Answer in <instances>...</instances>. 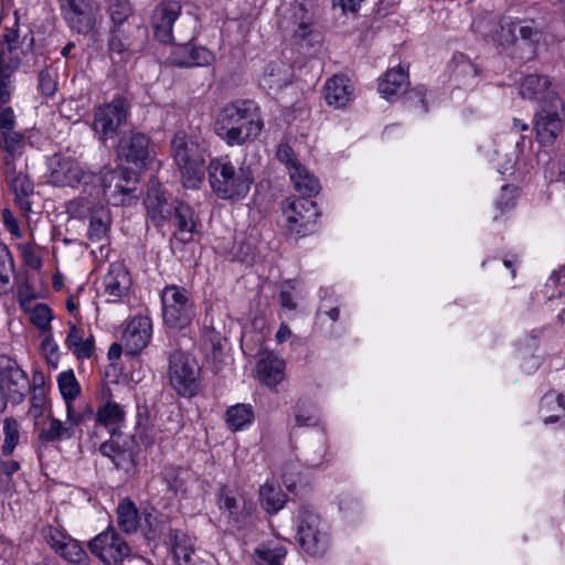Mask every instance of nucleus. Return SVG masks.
Returning a JSON list of instances; mask_svg holds the SVG:
<instances>
[{
    "label": "nucleus",
    "mask_w": 565,
    "mask_h": 565,
    "mask_svg": "<svg viewBox=\"0 0 565 565\" xmlns=\"http://www.w3.org/2000/svg\"><path fill=\"white\" fill-rule=\"evenodd\" d=\"M168 376L179 395L193 396L200 387L201 367L190 353L175 350L169 358Z\"/></svg>",
    "instance_id": "obj_6"
},
{
    "label": "nucleus",
    "mask_w": 565,
    "mask_h": 565,
    "mask_svg": "<svg viewBox=\"0 0 565 565\" xmlns=\"http://www.w3.org/2000/svg\"><path fill=\"white\" fill-rule=\"evenodd\" d=\"M292 289L294 286L290 282H287L282 286L279 292V302L284 309L295 310L297 308V303L292 295Z\"/></svg>",
    "instance_id": "obj_58"
},
{
    "label": "nucleus",
    "mask_w": 565,
    "mask_h": 565,
    "mask_svg": "<svg viewBox=\"0 0 565 565\" xmlns=\"http://www.w3.org/2000/svg\"><path fill=\"white\" fill-rule=\"evenodd\" d=\"M548 84L545 76L527 75L521 84L520 95L526 99L544 100V104H550L551 99L556 96L548 90Z\"/></svg>",
    "instance_id": "obj_31"
},
{
    "label": "nucleus",
    "mask_w": 565,
    "mask_h": 565,
    "mask_svg": "<svg viewBox=\"0 0 565 565\" xmlns=\"http://www.w3.org/2000/svg\"><path fill=\"white\" fill-rule=\"evenodd\" d=\"M207 174L213 192L223 200H238L246 196L253 183L249 168H236L227 157L211 160Z\"/></svg>",
    "instance_id": "obj_3"
},
{
    "label": "nucleus",
    "mask_w": 565,
    "mask_h": 565,
    "mask_svg": "<svg viewBox=\"0 0 565 565\" xmlns=\"http://www.w3.org/2000/svg\"><path fill=\"white\" fill-rule=\"evenodd\" d=\"M109 14L114 26H118L121 23H129V21L134 19H140V17L132 13L129 0H111Z\"/></svg>",
    "instance_id": "obj_48"
},
{
    "label": "nucleus",
    "mask_w": 565,
    "mask_h": 565,
    "mask_svg": "<svg viewBox=\"0 0 565 565\" xmlns=\"http://www.w3.org/2000/svg\"><path fill=\"white\" fill-rule=\"evenodd\" d=\"M10 189L15 195V201L21 210L28 212L31 210V203L28 198L33 194V183L23 172H19L17 178L8 182Z\"/></svg>",
    "instance_id": "obj_39"
},
{
    "label": "nucleus",
    "mask_w": 565,
    "mask_h": 565,
    "mask_svg": "<svg viewBox=\"0 0 565 565\" xmlns=\"http://www.w3.org/2000/svg\"><path fill=\"white\" fill-rule=\"evenodd\" d=\"M117 521L125 533H135L139 526L138 510L130 499L122 500L117 508Z\"/></svg>",
    "instance_id": "obj_41"
},
{
    "label": "nucleus",
    "mask_w": 565,
    "mask_h": 565,
    "mask_svg": "<svg viewBox=\"0 0 565 565\" xmlns=\"http://www.w3.org/2000/svg\"><path fill=\"white\" fill-rule=\"evenodd\" d=\"M65 345L78 360L89 359L94 352L93 337L84 339L83 331L75 324L70 326V331L65 339Z\"/></svg>",
    "instance_id": "obj_33"
},
{
    "label": "nucleus",
    "mask_w": 565,
    "mask_h": 565,
    "mask_svg": "<svg viewBox=\"0 0 565 565\" xmlns=\"http://www.w3.org/2000/svg\"><path fill=\"white\" fill-rule=\"evenodd\" d=\"M172 220L175 226L173 241L182 245L192 242L198 233V220L194 216L193 209L189 204L179 202L173 207Z\"/></svg>",
    "instance_id": "obj_19"
},
{
    "label": "nucleus",
    "mask_w": 565,
    "mask_h": 565,
    "mask_svg": "<svg viewBox=\"0 0 565 565\" xmlns=\"http://www.w3.org/2000/svg\"><path fill=\"white\" fill-rule=\"evenodd\" d=\"M90 204L92 203L88 202L86 198H78L76 200H72V201L68 202L67 211L71 214H74L76 216H81L82 215L81 209L83 207L84 210H89L90 209Z\"/></svg>",
    "instance_id": "obj_63"
},
{
    "label": "nucleus",
    "mask_w": 565,
    "mask_h": 565,
    "mask_svg": "<svg viewBox=\"0 0 565 565\" xmlns=\"http://www.w3.org/2000/svg\"><path fill=\"white\" fill-rule=\"evenodd\" d=\"M294 38L297 42L301 43L312 33V22L311 17L308 11L302 6H297L294 8Z\"/></svg>",
    "instance_id": "obj_47"
},
{
    "label": "nucleus",
    "mask_w": 565,
    "mask_h": 565,
    "mask_svg": "<svg viewBox=\"0 0 565 565\" xmlns=\"http://www.w3.org/2000/svg\"><path fill=\"white\" fill-rule=\"evenodd\" d=\"M55 552L70 563L77 565H87L88 563L86 551L78 541L71 536Z\"/></svg>",
    "instance_id": "obj_46"
},
{
    "label": "nucleus",
    "mask_w": 565,
    "mask_h": 565,
    "mask_svg": "<svg viewBox=\"0 0 565 565\" xmlns=\"http://www.w3.org/2000/svg\"><path fill=\"white\" fill-rule=\"evenodd\" d=\"M44 397L42 396H33L31 399V407L29 409V415L34 419L38 420L42 415L44 411Z\"/></svg>",
    "instance_id": "obj_64"
},
{
    "label": "nucleus",
    "mask_w": 565,
    "mask_h": 565,
    "mask_svg": "<svg viewBox=\"0 0 565 565\" xmlns=\"http://www.w3.org/2000/svg\"><path fill=\"white\" fill-rule=\"evenodd\" d=\"M220 509L234 524H239L254 510V503L245 500L243 495L234 494L223 488L218 500Z\"/></svg>",
    "instance_id": "obj_23"
},
{
    "label": "nucleus",
    "mask_w": 565,
    "mask_h": 565,
    "mask_svg": "<svg viewBox=\"0 0 565 565\" xmlns=\"http://www.w3.org/2000/svg\"><path fill=\"white\" fill-rule=\"evenodd\" d=\"M2 220H3V223L7 227V230L15 237H20L21 236V231H20V227H19V224H18V221L17 218L14 217V215L12 214V212L8 209H4L2 211Z\"/></svg>",
    "instance_id": "obj_60"
},
{
    "label": "nucleus",
    "mask_w": 565,
    "mask_h": 565,
    "mask_svg": "<svg viewBox=\"0 0 565 565\" xmlns=\"http://www.w3.org/2000/svg\"><path fill=\"white\" fill-rule=\"evenodd\" d=\"M88 190L89 196H99L103 194L114 205L126 203V196L134 190L129 186V181L125 178L121 170H107L103 175H98Z\"/></svg>",
    "instance_id": "obj_14"
},
{
    "label": "nucleus",
    "mask_w": 565,
    "mask_h": 565,
    "mask_svg": "<svg viewBox=\"0 0 565 565\" xmlns=\"http://www.w3.org/2000/svg\"><path fill=\"white\" fill-rule=\"evenodd\" d=\"M131 285L127 269L120 263L109 265L104 277L105 294L111 297V301H116L124 297Z\"/></svg>",
    "instance_id": "obj_26"
},
{
    "label": "nucleus",
    "mask_w": 565,
    "mask_h": 565,
    "mask_svg": "<svg viewBox=\"0 0 565 565\" xmlns=\"http://www.w3.org/2000/svg\"><path fill=\"white\" fill-rule=\"evenodd\" d=\"M4 364L0 370V387L6 390L10 398L21 402L29 387L28 374L19 367L15 361L1 358Z\"/></svg>",
    "instance_id": "obj_18"
},
{
    "label": "nucleus",
    "mask_w": 565,
    "mask_h": 565,
    "mask_svg": "<svg viewBox=\"0 0 565 565\" xmlns=\"http://www.w3.org/2000/svg\"><path fill=\"white\" fill-rule=\"evenodd\" d=\"M406 102L409 107L417 105L420 107L422 111H427V107L425 106V89L424 88H415L413 92L408 94L406 97Z\"/></svg>",
    "instance_id": "obj_61"
},
{
    "label": "nucleus",
    "mask_w": 565,
    "mask_h": 565,
    "mask_svg": "<svg viewBox=\"0 0 565 565\" xmlns=\"http://www.w3.org/2000/svg\"><path fill=\"white\" fill-rule=\"evenodd\" d=\"M35 295L28 284L18 287V301L23 311H29Z\"/></svg>",
    "instance_id": "obj_56"
},
{
    "label": "nucleus",
    "mask_w": 565,
    "mask_h": 565,
    "mask_svg": "<svg viewBox=\"0 0 565 565\" xmlns=\"http://www.w3.org/2000/svg\"><path fill=\"white\" fill-rule=\"evenodd\" d=\"M30 320L41 331L46 332L51 329L53 313L51 308L45 303H38L33 308L30 307Z\"/></svg>",
    "instance_id": "obj_49"
},
{
    "label": "nucleus",
    "mask_w": 565,
    "mask_h": 565,
    "mask_svg": "<svg viewBox=\"0 0 565 565\" xmlns=\"http://www.w3.org/2000/svg\"><path fill=\"white\" fill-rule=\"evenodd\" d=\"M148 30L141 19L130 20L114 26L108 41L109 50L118 54H134L142 49L147 40Z\"/></svg>",
    "instance_id": "obj_13"
},
{
    "label": "nucleus",
    "mask_w": 565,
    "mask_h": 565,
    "mask_svg": "<svg viewBox=\"0 0 565 565\" xmlns=\"http://www.w3.org/2000/svg\"><path fill=\"white\" fill-rule=\"evenodd\" d=\"M180 13L181 4L178 1H163L156 8L152 15V24L154 36L158 41L164 44L175 42L172 26Z\"/></svg>",
    "instance_id": "obj_16"
},
{
    "label": "nucleus",
    "mask_w": 565,
    "mask_h": 565,
    "mask_svg": "<svg viewBox=\"0 0 565 565\" xmlns=\"http://www.w3.org/2000/svg\"><path fill=\"white\" fill-rule=\"evenodd\" d=\"M284 214L289 233L306 236L315 230L320 212L316 202L309 198H298L288 202Z\"/></svg>",
    "instance_id": "obj_12"
},
{
    "label": "nucleus",
    "mask_w": 565,
    "mask_h": 565,
    "mask_svg": "<svg viewBox=\"0 0 565 565\" xmlns=\"http://www.w3.org/2000/svg\"><path fill=\"white\" fill-rule=\"evenodd\" d=\"M285 555L286 550L282 546L262 547L255 552V562L257 565H281L280 562Z\"/></svg>",
    "instance_id": "obj_50"
},
{
    "label": "nucleus",
    "mask_w": 565,
    "mask_h": 565,
    "mask_svg": "<svg viewBox=\"0 0 565 565\" xmlns=\"http://www.w3.org/2000/svg\"><path fill=\"white\" fill-rule=\"evenodd\" d=\"M98 11V7H96L75 13H65V20L72 30L79 34H88L95 28Z\"/></svg>",
    "instance_id": "obj_36"
},
{
    "label": "nucleus",
    "mask_w": 565,
    "mask_h": 565,
    "mask_svg": "<svg viewBox=\"0 0 565 565\" xmlns=\"http://www.w3.org/2000/svg\"><path fill=\"white\" fill-rule=\"evenodd\" d=\"M540 409L545 424L555 423L565 415L563 395L553 392L546 393L542 397Z\"/></svg>",
    "instance_id": "obj_38"
},
{
    "label": "nucleus",
    "mask_w": 565,
    "mask_h": 565,
    "mask_svg": "<svg viewBox=\"0 0 565 565\" xmlns=\"http://www.w3.org/2000/svg\"><path fill=\"white\" fill-rule=\"evenodd\" d=\"M408 85L407 71L402 66L392 67L379 79V92L383 98L392 100L403 94Z\"/></svg>",
    "instance_id": "obj_27"
},
{
    "label": "nucleus",
    "mask_w": 565,
    "mask_h": 565,
    "mask_svg": "<svg viewBox=\"0 0 565 565\" xmlns=\"http://www.w3.org/2000/svg\"><path fill=\"white\" fill-rule=\"evenodd\" d=\"M57 385L66 404V419L75 425L84 420V414L75 412L74 401L81 394V386L72 370L64 371L57 376Z\"/></svg>",
    "instance_id": "obj_21"
},
{
    "label": "nucleus",
    "mask_w": 565,
    "mask_h": 565,
    "mask_svg": "<svg viewBox=\"0 0 565 565\" xmlns=\"http://www.w3.org/2000/svg\"><path fill=\"white\" fill-rule=\"evenodd\" d=\"M276 157L280 162H282L287 167L289 172L292 166L300 164L295 158L294 150L287 143H280L277 147Z\"/></svg>",
    "instance_id": "obj_55"
},
{
    "label": "nucleus",
    "mask_w": 565,
    "mask_h": 565,
    "mask_svg": "<svg viewBox=\"0 0 565 565\" xmlns=\"http://www.w3.org/2000/svg\"><path fill=\"white\" fill-rule=\"evenodd\" d=\"M49 182L56 186H79L88 193L90 184L100 180L98 174L85 171L72 157L53 156L50 159Z\"/></svg>",
    "instance_id": "obj_9"
},
{
    "label": "nucleus",
    "mask_w": 565,
    "mask_h": 565,
    "mask_svg": "<svg viewBox=\"0 0 565 565\" xmlns=\"http://www.w3.org/2000/svg\"><path fill=\"white\" fill-rule=\"evenodd\" d=\"M118 156L138 168L146 167L150 161L149 138L141 132H129L121 137Z\"/></svg>",
    "instance_id": "obj_15"
},
{
    "label": "nucleus",
    "mask_w": 565,
    "mask_h": 565,
    "mask_svg": "<svg viewBox=\"0 0 565 565\" xmlns=\"http://www.w3.org/2000/svg\"><path fill=\"white\" fill-rule=\"evenodd\" d=\"M162 319L166 326L184 329L196 316V306L191 292L178 285L166 286L160 295Z\"/></svg>",
    "instance_id": "obj_4"
},
{
    "label": "nucleus",
    "mask_w": 565,
    "mask_h": 565,
    "mask_svg": "<svg viewBox=\"0 0 565 565\" xmlns=\"http://www.w3.org/2000/svg\"><path fill=\"white\" fill-rule=\"evenodd\" d=\"M128 114V102L121 96L97 107L92 122V129L97 139L103 143L108 139H114L118 135L119 128L127 121Z\"/></svg>",
    "instance_id": "obj_8"
},
{
    "label": "nucleus",
    "mask_w": 565,
    "mask_h": 565,
    "mask_svg": "<svg viewBox=\"0 0 565 565\" xmlns=\"http://www.w3.org/2000/svg\"><path fill=\"white\" fill-rule=\"evenodd\" d=\"M57 344L54 342L51 334H46L41 343V350L42 352L47 356L50 361L53 359H57Z\"/></svg>",
    "instance_id": "obj_62"
},
{
    "label": "nucleus",
    "mask_w": 565,
    "mask_h": 565,
    "mask_svg": "<svg viewBox=\"0 0 565 565\" xmlns=\"http://www.w3.org/2000/svg\"><path fill=\"white\" fill-rule=\"evenodd\" d=\"M263 128L260 107L253 99H236L225 104L214 120L215 134L231 147L256 140Z\"/></svg>",
    "instance_id": "obj_1"
},
{
    "label": "nucleus",
    "mask_w": 565,
    "mask_h": 565,
    "mask_svg": "<svg viewBox=\"0 0 565 565\" xmlns=\"http://www.w3.org/2000/svg\"><path fill=\"white\" fill-rule=\"evenodd\" d=\"M297 540L302 550L313 557L323 556L330 546V534L327 525L309 507L299 509Z\"/></svg>",
    "instance_id": "obj_5"
},
{
    "label": "nucleus",
    "mask_w": 565,
    "mask_h": 565,
    "mask_svg": "<svg viewBox=\"0 0 565 565\" xmlns=\"http://www.w3.org/2000/svg\"><path fill=\"white\" fill-rule=\"evenodd\" d=\"M156 435L157 431L153 428L139 424L137 436L143 446H152L157 439Z\"/></svg>",
    "instance_id": "obj_59"
},
{
    "label": "nucleus",
    "mask_w": 565,
    "mask_h": 565,
    "mask_svg": "<svg viewBox=\"0 0 565 565\" xmlns=\"http://www.w3.org/2000/svg\"><path fill=\"white\" fill-rule=\"evenodd\" d=\"M20 440V424L13 417H6L3 419V443L1 445V454L9 457L14 452V449Z\"/></svg>",
    "instance_id": "obj_44"
},
{
    "label": "nucleus",
    "mask_w": 565,
    "mask_h": 565,
    "mask_svg": "<svg viewBox=\"0 0 565 565\" xmlns=\"http://www.w3.org/2000/svg\"><path fill=\"white\" fill-rule=\"evenodd\" d=\"M39 88L43 95L51 97L57 88L56 73L51 68L42 70L39 74Z\"/></svg>",
    "instance_id": "obj_52"
},
{
    "label": "nucleus",
    "mask_w": 565,
    "mask_h": 565,
    "mask_svg": "<svg viewBox=\"0 0 565 565\" xmlns=\"http://www.w3.org/2000/svg\"><path fill=\"white\" fill-rule=\"evenodd\" d=\"M253 420L254 409L249 404H236L228 407L226 411V423L233 431L246 428Z\"/></svg>",
    "instance_id": "obj_35"
},
{
    "label": "nucleus",
    "mask_w": 565,
    "mask_h": 565,
    "mask_svg": "<svg viewBox=\"0 0 565 565\" xmlns=\"http://www.w3.org/2000/svg\"><path fill=\"white\" fill-rule=\"evenodd\" d=\"M99 451L109 458L115 468L126 473L131 472L136 467L135 455L131 449L121 447L115 440H108L100 445Z\"/></svg>",
    "instance_id": "obj_28"
},
{
    "label": "nucleus",
    "mask_w": 565,
    "mask_h": 565,
    "mask_svg": "<svg viewBox=\"0 0 565 565\" xmlns=\"http://www.w3.org/2000/svg\"><path fill=\"white\" fill-rule=\"evenodd\" d=\"M42 533L46 542L54 551L61 548V545L70 537L65 531L54 525L44 526Z\"/></svg>",
    "instance_id": "obj_53"
},
{
    "label": "nucleus",
    "mask_w": 565,
    "mask_h": 565,
    "mask_svg": "<svg viewBox=\"0 0 565 565\" xmlns=\"http://www.w3.org/2000/svg\"><path fill=\"white\" fill-rule=\"evenodd\" d=\"M290 82V66L281 61L270 62L259 79L260 86L270 95H277Z\"/></svg>",
    "instance_id": "obj_24"
},
{
    "label": "nucleus",
    "mask_w": 565,
    "mask_h": 565,
    "mask_svg": "<svg viewBox=\"0 0 565 565\" xmlns=\"http://www.w3.org/2000/svg\"><path fill=\"white\" fill-rule=\"evenodd\" d=\"M110 227V216L107 211L99 210L92 214L88 225V239L93 243L107 241Z\"/></svg>",
    "instance_id": "obj_40"
},
{
    "label": "nucleus",
    "mask_w": 565,
    "mask_h": 565,
    "mask_svg": "<svg viewBox=\"0 0 565 565\" xmlns=\"http://www.w3.org/2000/svg\"><path fill=\"white\" fill-rule=\"evenodd\" d=\"M564 127V106L558 97H553L550 104H543L536 113L534 129L542 145H552Z\"/></svg>",
    "instance_id": "obj_10"
},
{
    "label": "nucleus",
    "mask_w": 565,
    "mask_h": 565,
    "mask_svg": "<svg viewBox=\"0 0 565 565\" xmlns=\"http://www.w3.org/2000/svg\"><path fill=\"white\" fill-rule=\"evenodd\" d=\"M88 548L105 565H119L130 553L128 544L114 527H108L92 539Z\"/></svg>",
    "instance_id": "obj_11"
},
{
    "label": "nucleus",
    "mask_w": 565,
    "mask_h": 565,
    "mask_svg": "<svg viewBox=\"0 0 565 565\" xmlns=\"http://www.w3.org/2000/svg\"><path fill=\"white\" fill-rule=\"evenodd\" d=\"M72 422L63 423L57 418L50 416L49 427L43 428L39 434V440L42 443H53L62 439H70L74 435Z\"/></svg>",
    "instance_id": "obj_34"
},
{
    "label": "nucleus",
    "mask_w": 565,
    "mask_h": 565,
    "mask_svg": "<svg viewBox=\"0 0 565 565\" xmlns=\"http://www.w3.org/2000/svg\"><path fill=\"white\" fill-rule=\"evenodd\" d=\"M125 417L126 412L120 404L107 401L97 408L95 422L97 425L106 427L114 436L124 424Z\"/></svg>",
    "instance_id": "obj_29"
},
{
    "label": "nucleus",
    "mask_w": 565,
    "mask_h": 565,
    "mask_svg": "<svg viewBox=\"0 0 565 565\" xmlns=\"http://www.w3.org/2000/svg\"><path fill=\"white\" fill-rule=\"evenodd\" d=\"M172 553L179 565H188L192 562L194 544L192 539L181 531L171 534Z\"/></svg>",
    "instance_id": "obj_37"
},
{
    "label": "nucleus",
    "mask_w": 565,
    "mask_h": 565,
    "mask_svg": "<svg viewBox=\"0 0 565 565\" xmlns=\"http://www.w3.org/2000/svg\"><path fill=\"white\" fill-rule=\"evenodd\" d=\"M326 103L335 108L342 109L353 100V86L344 75H334L324 84L323 93Z\"/></svg>",
    "instance_id": "obj_22"
},
{
    "label": "nucleus",
    "mask_w": 565,
    "mask_h": 565,
    "mask_svg": "<svg viewBox=\"0 0 565 565\" xmlns=\"http://www.w3.org/2000/svg\"><path fill=\"white\" fill-rule=\"evenodd\" d=\"M152 334V323L148 317L138 316L132 318L121 337L125 351L130 354H137L145 349Z\"/></svg>",
    "instance_id": "obj_17"
},
{
    "label": "nucleus",
    "mask_w": 565,
    "mask_h": 565,
    "mask_svg": "<svg viewBox=\"0 0 565 565\" xmlns=\"http://www.w3.org/2000/svg\"><path fill=\"white\" fill-rule=\"evenodd\" d=\"M32 46L31 32L21 36L17 22L12 28H4L0 35V105L10 102L13 90L12 75L19 68L22 56L31 51Z\"/></svg>",
    "instance_id": "obj_2"
},
{
    "label": "nucleus",
    "mask_w": 565,
    "mask_h": 565,
    "mask_svg": "<svg viewBox=\"0 0 565 565\" xmlns=\"http://www.w3.org/2000/svg\"><path fill=\"white\" fill-rule=\"evenodd\" d=\"M290 180L296 191L301 195L312 196L319 193L320 184L318 179L312 175L302 164L292 166L289 172Z\"/></svg>",
    "instance_id": "obj_32"
},
{
    "label": "nucleus",
    "mask_w": 565,
    "mask_h": 565,
    "mask_svg": "<svg viewBox=\"0 0 565 565\" xmlns=\"http://www.w3.org/2000/svg\"><path fill=\"white\" fill-rule=\"evenodd\" d=\"M2 148L8 154H15L23 145L24 135L15 130L1 134Z\"/></svg>",
    "instance_id": "obj_54"
},
{
    "label": "nucleus",
    "mask_w": 565,
    "mask_h": 565,
    "mask_svg": "<svg viewBox=\"0 0 565 565\" xmlns=\"http://www.w3.org/2000/svg\"><path fill=\"white\" fill-rule=\"evenodd\" d=\"M324 451V443L319 438L303 450L301 460L309 468L319 467L322 463Z\"/></svg>",
    "instance_id": "obj_51"
},
{
    "label": "nucleus",
    "mask_w": 565,
    "mask_h": 565,
    "mask_svg": "<svg viewBox=\"0 0 565 565\" xmlns=\"http://www.w3.org/2000/svg\"><path fill=\"white\" fill-rule=\"evenodd\" d=\"M145 205L147 215L156 227L163 226L172 217L173 207L157 188V181L153 179L149 182Z\"/></svg>",
    "instance_id": "obj_20"
},
{
    "label": "nucleus",
    "mask_w": 565,
    "mask_h": 565,
    "mask_svg": "<svg viewBox=\"0 0 565 565\" xmlns=\"http://www.w3.org/2000/svg\"><path fill=\"white\" fill-rule=\"evenodd\" d=\"M171 151L183 185L189 189L199 188L204 174L203 160L196 153L194 142L188 141L185 134L178 132L171 141Z\"/></svg>",
    "instance_id": "obj_7"
},
{
    "label": "nucleus",
    "mask_w": 565,
    "mask_h": 565,
    "mask_svg": "<svg viewBox=\"0 0 565 565\" xmlns=\"http://www.w3.org/2000/svg\"><path fill=\"white\" fill-rule=\"evenodd\" d=\"M256 371L265 385L276 387L285 377V361L273 352H263Z\"/></svg>",
    "instance_id": "obj_25"
},
{
    "label": "nucleus",
    "mask_w": 565,
    "mask_h": 565,
    "mask_svg": "<svg viewBox=\"0 0 565 565\" xmlns=\"http://www.w3.org/2000/svg\"><path fill=\"white\" fill-rule=\"evenodd\" d=\"M15 115L11 107H4L0 111V134L14 130Z\"/></svg>",
    "instance_id": "obj_57"
},
{
    "label": "nucleus",
    "mask_w": 565,
    "mask_h": 565,
    "mask_svg": "<svg viewBox=\"0 0 565 565\" xmlns=\"http://www.w3.org/2000/svg\"><path fill=\"white\" fill-rule=\"evenodd\" d=\"M516 33H519L522 40H532L533 36L537 34V30L531 24H520L514 22L504 23L501 25L499 33L500 43H514L516 40Z\"/></svg>",
    "instance_id": "obj_42"
},
{
    "label": "nucleus",
    "mask_w": 565,
    "mask_h": 565,
    "mask_svg": "<svg viewBox=\"0 0 565 565\" xmlns=\"http://www.w3.org/2000/svg\"><path fill=\"white\" fill-rule=\"evenodd\" d=\"M260 502L268 513H277L286 503V495L280 488L265 483L259 490Z\"/></svg>",
    "instance_id": "obj_43"
},
{
    "label": "nucleus",
    "mask_w": 565,
    "mask_h": 565,
    "mask_svg": "<svg viewBox=\"0 0 565 565\" xmlns=\"http://www.w3.org/2000/svg\"><path fill=\"white\" fill-rule=\"evenodd\" d=\"M14 273V260L9 248L0 243V294L12 289L11 275Z\"/></svg>",
    "instance_id": "obj_45"
},
{
    "label": "nucleus",
    "mask_w": 565,
    "mask_h": 565,
    "mask_svg": "<svg viewBox=\"0 0 565 565\" xmlns=\"http://www.w3.org/2000/svg\"><path fill=\"white\" fill-rule=\"evenodd\" d=\"M214 60L211 51L203 46L185 44L180 46L174 53V62L179 66H204Z\"/></svg>",
    "instance_id": "obj_30"
}]
</instances>
